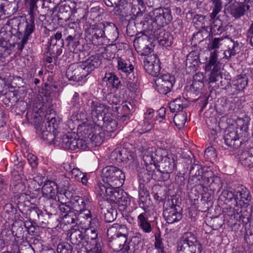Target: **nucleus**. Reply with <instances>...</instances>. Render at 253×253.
Returning a JSON list of instances; mask_svg holds the SVG:
<instances>
[{"label": "nucleus", "instance_id": "a211bd4d", "mask_svg": "<svg viewBox=\"0 0 253 253\" xmlns=\"http://www.w3.org/2000/svg\"><path fill=\"white\" fill-rule=\"evenodd\" d=\"M68 234L70 235V241L71 243L75 246V249L77 253H80L83 247L85 246L84 231L81 230L79 228H72L69 230Z\"/></svg>", "mask_w": 253, "mask_h": 253}, {"label": "nucleus", "instance_id": "8fccbe9b", "mask_svg": "<svg viewBox=\"0 0 253 253\" xmlns=\"http://www.w3.org/2000/svg\"><path fill=\"white\" fill-rule=\"evenodd\" d=\"M217 53L218 51L216 50L211 52L209 62L205 65L206 72L211 71V68L215 66L220 67L221 64L219 61H217Z\"/></svg>", "mask_w": 253, "mask_h": 253}, {"label": "nucleus", "instance_id": "ddd939ff", "mask_svg": "<svg viewBox=\"0 0 253 253\" xmlns=\"http://www.w3.org/2000/svg\"><path fill=\"white\" fill-rule=\"evenodd\" d=\"M88 75L82 64L78 63L70 65L66 73V76L69 81L76 82L83 81Z\"/></svg>", "mask_w": 253, "mask_h": 253}, {"label": "nucleus", "instance_id": "412c9836", "mask_svg": "<svg viewBox=\"0 0 253 253\" xmlns=\"http://www.w3.org/2000/svg\"><path fill=\"white\" fill-rule=\"evenodd\" d=\"M63 189L59 190L57 183L53 180H46L42 188V196L45 198H55L57 195H62Z\"/></svg>", "mask_w": 253, "mask_h": 253}, {"label": "nucleus", "instance_id": "49530a36", "mask_svg": "<svg viewBox=\"0 0 253 253\" xmlns=\"http://www.w3.org/2000/svg\"><path fill=\"white\" fill-rule=\"evenodd\" d=\"M56 216L55 213L47 212L46 211L45 212L42 211L38 224L43 227H45L47 225L52 222Z\"/></svg>", "mask_w": 253, "mask_h": 253}, {"label": "nucleus", "instance_id": "052dcab7", "mask_svg": "<svg viewBox=\"0 0 253 253\" xmlns=\"http://www.w3.org/2000/svg\"><path fill=\"white\" fill-rule=\"evenodd\" d=\"M187 121V114L182 112L175 114L173 118V122L175 125L179 128L183 127Z\"/></svg>", "mask_w": 253, "mask_h": 253}, {"label": "nucleus", "instance_id": "393cba45", "mask_svg": "<svg viewBox=\"0 0 253 253\" xmlns=\"http://www.w3.org/2000/svg\"><path fill=\"white\" fill-rule=\"evenodd\" d=\"M132 13L131 18L136 20L139 17L142 16L146 9V5L148 2L144 0H131Z\"/></svg>", "mask_w": 253, "mask_h": 253}, {"label": "nucleus", "instance_id": "5701e85b", "mask_svg": "<svg viewBox=\"0 0 253 253\" xmlns=\"http://www.w3.org/2000/svg\"><path fill=\"white\" fill-rule=\"evenodd\" d=\"M137 219L138 226L144 232L149 233L152 231L151 223L153 220L151 216L150 211H145L140 213Z\"/></svg>", "mask_w": 253, "mask_h": 253}, {"label": "nucleus", "instance_id": "2eb2a0df", "mask_svg": "<svg viewBox=\"0 0 253 253\" xmlns=\"http://www.w3.org/2000/svg\"><path fill=\"white\" fill-rule=\"evenodd\" d=\"M108 50L103 52L101 54H95L89 56L87 59L82 63V66L85 69L86 72L89 75L95 68L98 67L102 63V58L110 60L112 57L108 56Z\"/></svg>", "mask_w": 253, "mask_h": 253}, {"label": "nucleus", "instance_id": "c03bdc74", "mask_svg": "<svg viewBox=\"0 0 253 253\" xmlns=\"http://www.w3.org/2000/svg\"><path fill=\"white\" fill-rule=\"evenodd\" d=\"M124 84L125 86L130 91L135 92L139 87L137 79L134 74H130L127 77L124 78Z\"/></svg>", "mask_w": 253, "mask_h": 253}, {"label": "nucleus", "instance_id": "6e6552de", "mask_svg": "<svg viewBox=\"0 0 253 253\" xmlns=\"http://www.w3.org/2000/svg\"><path fill=\"white\" fill-rule=\"evenodd\" d=\"M84 111L81 112L89 113L92 120L98 126H102V120L105 116L108 114L110 107L97 101L89 100L86 104L83 106Z\"/></svg>", "mask_w": 253, "mask_h": 253}, {"label": "nucleus", "instance_id": "a19ab883", "mask_svg": "<svg viewBox=\"0 0 253 253\" xmlns=\"http://www.w3.org/2000/svg\"><path fill=\"white\" fill-rule=\"evenodd\" d=\"M42 210L37 207L31 206L30 209L23 213V217L28 221L33 222L34 223H38Z\"/></svg>", "mask_w": 253, "mask_h": 253}, {"label": "nucleus", "instance_id": "c9c22d12", "mask_svg": "<svg viewBox=\"0 0 253 253\" xmlns=\"http://www.w3.org/2000/svg\"><path fill=\"white\" fill-rule=\"evenodd\" d=\"M117 62L118 70L124 73V75L126 76V77L130 76V74H134V67L129 61L118 57Z\"/></svg>", "mask_w": 253, "mask_h": 253}, {"label": "nucleus", "instance_id": "774afa93", "mask_svg": "<svg viewBox=\"0 0 253 253\" xmlns=\"http://www.w3.org/2000/svg\"><path fill=\"white\" fill-rule=\"evenodd\" d=\"M122 112H118V118H120V120L122 122H125L130 119V109L127 104L125 103L123 105Z\"/></svg>", "mask_w": 253, "mask_h": 253}, {"label": "nucleus", "instance_id": "f704fd0d", "mask_svg": "<svg viewBox=\"0 0 253 253\" xmlns=\"http://www.w3.org/2000/svg\"><path fill=\"white\" fill-rule=\"evenodd\" d=\"M140 236V233H137L136 236L132 237L130 241H128V245L131 250L129 253H140L143 250L144 243Z\"/></svg>", "mask_w": 253, "mask_h": 253}, {"label": "nucleus", "instance_id": "9b49d317", "mask_svg": "<svg viewBox=\"0 0 253 253\" xmlns=\"http://www.w3.org/2000/svg\"><path fill=\"white\" fill-rule=\"evenodd\" d=\"M158 77L155 81L156 89L160 94H167L171 91L173 87L175 82V76L167 73Z\"/></svg>", "mask_w": 253, "mask_h": 253}, {"label": "nucleus", "instance_id": "ea45409f", "mask_svg": "<svg viewBox=\"0 0 253 253\" xmlns=\"http://www.w3.org/2000/svg\"><path fill=\"white\" fill-rule=\"evenodd\" d=\"M103 80L106 82L107 84L116 90L120 88L122 86V84L119 78L113 72L106 73L103 78Z\"/></svg>", "mask_w": 253, "mask_h": 253}, {"label": "nucleus", "instance_id": "37998d69", "mask_svg": "<svg viewBox=\"0 0 253 253\" xmlns=\"http://www.w3.org/2000/svg\"><path fill=\"white\" fill-rule=\"evenodd\" d=\"M61 139L62 146L65 149L73 151L77 149V139L72 137L70 133L64 134Z\"/></svg>", "mask_w": 253, "mask_h": 253}, {"label": "nucleus", "instance_id": "13d9d810", "mask_svg": "<svg viewBox=\"0 0 253 253\" xmlns=\"http://www.w3.org/2000/svg\"><path fill=\"white\" fill-rule=\"evenodd\" d=\"M58 202L59 204L58 205V207L62 213L66 214V213H69V212H71V211H73V207L70 200H68L67 202H63L59 197Z\"/></svg>", "mask_w": 253, "mask_h": 253}, {"label": "nucleus", "instance_id": "4468645a", "mask_svg": "<svg viewBox=\"0 0 253 253\" xmlns=\"http://www.w3.org/2000/svg\"><path fill=\"white\" fill-rule=\"evenodd\" d=\"M59 121L57 120L55 117L45 116L44 121L42 124L37 128V131L40 133L41 137L44 139L46 136L52 132L57 129Z\"/></svg>", "mask_w": 253, "mask_h": 253}, {"label": "nucleus", "instance_id": "bb28decb", "mask_svg": "<svg viewBox=\"0 0 253 253\" xmlns=\"http://www.w3.org/2000/svg\"><path fill=\"white\" fill-rule=\"evenodd\" d=\"M226 39L224 42L227 44V49L224 52L223 58L229 60L232 56H235L240 52V47L238 41H235L229 38L227 36Z\"/></svg>", "mask_w": 253, "mask_h": 253}, {"label": "nucleus", "instance_id": "72a5a7b5", "mask_svg": "<svg viewBox=\"0 0 253 253\" xmlns=\"http://www.w3.org/2000/svg\"><path fill=\"white\" fill-rule=\"evenodd\" d=\"M240 163L244 167L253 168V147L242 152L239 155Z\"/></svg>", "mask_w": 253, "mask_h": 253}, {"label": "nucleus", "instance_id": "4d7b16f0", "mask_svg": "<svg viewBox=\"0 0 253 253\" xmlns=\"http://www.w3.org/2000/svg\"><path fill=\"white\" fill-rule=\"evenodd\" d=\"M34 224L35 223L33 222L26 220L24 222V226L29 234L33 236H39L40 235V227Z\"/></svg>", "mask_w": 253, "mask_h": 253}, {"label": "nucleus", "instance_id": "3c124183", "mask_svg": "<svg viewBox=\"0 0 253 253\" xmlns=\"http://www.w3.org/2000/svg\"><path fill=\"white\" fill-rule=\"evenodd\" d=\"M16 42L11 44L8 41L4 39L0 40V51L3 52L4 56H9L11 53V50L14 48Z\"/></svg>", "mask_w": 253, "mask_h": 253}, {"label": "nucleus", "instance_id": "4c0bfd02", "mask_svg": "<svg viewBox=\"0 0 253 253\" xmlns=\"http://www.w3.org/2000/svg\"><path fill=\"white\" fill-rule=\"evenodd\" d=\"M236 200L242 201L245 205L248 206L249 202L252 199V195L249 190L245 186L242 185L235 189Z\"/></svg>", "mask_w": 253, "mask_h": 253}, {"label": "nucleus", "instance_id": "f03ea898", "mask_svg": "<svg viewBox=\"0 0 253 253\" xmlns=\"http://www.w3.org/2000/svg\"><path fill=\"white\" fill-rule=\"evenodd\" d=\"M35 16L29 15L28 19H23L22 21L19 22L17 18L11 19L12 24H17V25H16L17 28H12V30L16 31L15 36L17 38V48L20 53L22 51L31 34L35 30Z\"/></svg>", "mask_w": 253, "mask_h": 253}, {"label": "nucleus", "instance_id": "0eeeda50", "mask_svg": "<svg viewBox=\"0 0 253 253\" xmlns=\"http://www.w3.org/2000/svg\"><path fill=\"white\" fill-rule=\"evenodd\" d=\"M102 178L103 186H122L125 181V175L120 169L115 166H109L102 169Z\"/></svg>", "mask_w": 253, "mask_h": 253}, {"label": "nucleus", "instance_id": "473e14b6", "mask_svg": "<svg viewBox=\"0 0 253 253\" xmlns=\"http://www.w3.org/2000/svg\"><path fill=\"white\" fill-rule=\"evenodd\" d=\"M251 119L250 117L246 115L244 116L243 118H238L231 126L233 129L235 128V130L239 129L242 131L243 134L246 135L249 130V126Z\"/></svg>", "mask_w": 253, "mask_h": 253}, {"label": "nucleus", "instance_id": "69168bd1", "mask_svg": "<svg viewBox=\"0 0 253 253\" xmlns=\"http://www.w3.org/2000/svg\"><path fill=\"white\" fill-rule=\"evenodd\" d=\"M169 108L172 113L181 111L183 109V103L180 98H176L169 103Z\"/></svg>", "mask_w": 253, "mask_h": 253}, {"label": "nucleus", "instance_id": "603ef678", "mask_svg": "<svg viewBox=\"0 0 253 253\" xmlns=\"http://www.w3.org/2000/svg\"><path fill=\"white\" fill-rule=\"evenodd\" d=\"M144 172H147L152 179L157 181H161V175L157 172V169L154 167V163L151 160L150 165H147Z\"/></svg>", "mask_w": 253, "mask_h": 253}, {"label": "nucleus", "instance_id": "b1692460", "mask_svg": "<svg viewBox=\"0 0 253 253\" xmlns=\"http://www.w3.org/2000/svg\"><path fill=\"white\" fill-rule=\"evenodd\" d=\"M249 9V5L237 1H234L227 8L229 13L236 19L240 18L244 16L246 11Z\"/></svg>", "mask_w": 253, "mask_h": 253}, {"label": "nucleus", "instance_id": "58836bf2", "mask_svg": "<svg viewBox=\"0 0 253 253\" xmlns=\"http://www.w3.org/2000/svg\"><path fill=\"white\" fill-rule=\"evenodd\" d=\"M102 130V126L97 125L94 133L90 137L89 140L93 142L95 146H99L104 141L105 137L109 136L108 134Z\"/></svg>", "mask_w": 253, "mask_h": 253}, {"label": "nucleus", "instance_id": "cd10ccee", "mask_svg": "<svg viewBox=\"0 0 253 253\" xmlns=\"http://www.w3.org/2000/svg\"><path fill=\"white\" fill-rule=\"evenodd\" d=\"M70 201L73 210L77 213L84 209L91 207V201L87 197L76 196Z\"/></svg>", "mask_w": 253, "mask_h": 253}, {"label": "nucleus", "instance_id": "864d4df0", "mask_svg": "<svg viewBox=\"0 0 253 253\" xmlns=\"http://www.w3.org/2000/svg\"><path fill=\"white\" fill-rule=\"evenodd\" d=\"M155 241L154 243L155 249L149 250L147 251V253L152 252L153 253H166L164 250V246L162 241V238L159 234L155 235Z\"/></svg>", "mask_w": 253, "mask_h": 253}, {"label": "nucleus", "instance_id": "f8f14e48", "mask_svg": "<svg viewBox=\"0 0 253 253\" xmlns=\"http://www.w3.org/2000/svg\"><path fill=\"white\" fill-rule=\"evenodd\" d=\"M238 132V130H235L232 126H229L225 130L224 135L226 145L234 149L242 147L247 142L240 137Z\"/></svg>", "mask_w": 253, "mask_h": 253}, {"label": "nucleus", "instance_id": "0e129e2a", "mask_svg": "<svg viewBox=\"0 0 253 253\" xmlns=\"http://www.w3.org/2000/svg\"><path fill=\"white\" fill-rule=\"evenodd\" d=\"M63 220L65 224L75 223L77 220H79L78 214L74 211L69 213L63 215Z\"/></svg>", "mask_w": 253, "mask_h": 253}, {"label": "nucleus", "instance_id": "6e6d98bb", "mask_svg": "<svg viewBox=\"0 0 253 253\" xmlns=\"http://www.w3.org/2000/svg\"><path fill=\"white\" fill-rule=\"evenodd\" d=\"M215 176L212 171L208 170V168L204 167L203 173L201 174L202 178L199 179V181L196 182V184L205 185L209 182L210 180Z\"/></svg>", "mask_w": 253, "mask_h": 253}, {"label": "nucleus", "instance_id": "9d476101", "mask_svg": "<svg viewBox=\"0 0 253 253\" xmlns=\"http://www.w3.org/2000/svg\"><path fill=\"white\" fill-rule=\"evenodd\" d=\"M128 243L127 238L125 234L117 233V234L109 238L108 246L114 252L122 251V253H129L131 252V250Z\"/></svg>", "mask_w": 253, "mask_h": 253}, {"label": "nucleus", "instance_id": "dca6fc26", "mask_svg": "<svg viewBox=\"0 0 253 253\" xmlns=\"http://www.w3.org/2000/svg\"><path fill=\"white\" fill-rule=\"evenodd\" d=\"M101 214L106 222H111L117 217V211L113 207L109 201V198L100 200L98 202Z\"/></svg>", "mask_w": 253, "mask_h": 253}, {"label": "nucleus", "instance_id": "09e8293b", "mask_svg": "<svg viewBox=\"0 0 253 253\" xmlns=\"http://www.w3.org/2000/svg\"><path fill=\"white\" fill-rule=\"evenodd\" d=\"M4 95L5 97L3 99V102L7 106H14L19 102V96L14 92H6Z\"/></svg>", "mask_w": 253, "mask_h": 253}, {"label": "nucleus", "instance_id": "4be33fe9", "mask_svg": "<svg viewBox=\"0 0 253 253\" xmlns=\"http://www.w3.org/2000/svg\"><path fill=\"white\" fill-rule=\"evenodd\" d=\"M102 130L106 134H108L109 136H111V133L114 132L119 128L117 118L112 113H109L107 114L102 120Z\"/></svg>", "mask_w": 253, "mask_h": 253}, {"label": "nucleus", "instance_id": "680f3d73", "mask_svg": "<svg viewBox=\"0 0 253 253\" xmlns=\"http://www.w3.org/2000/svg\"><path fill=\"white\" fill-rule=\"evenodd\" d=\"M40 0H23L25 5L28 8L29 15L36 16V11H37L38 2Z\"/></svg>", "mask_w": 253, "mask_h": 253}, {"label": "nucleus", "instance_id": "423d86ee", "mask_svg": "<svg viewBox=\"0 0 253 253\" xmlns=\"http://www.w3.org/2000/svg\"><path fill=\"white\" fill-rule=\"evenodd\" d=\"M203 245L191 232L184 233L177 245L178 253H201Z\"/></svg>", "mask_w": 253, "mask_h": 253}, {"label": "nucleus", "instance_id": "1a4fd4ad", "mask_svg": "<svg viewBox=\"0 0 253 253\" xmlns=\"http://www.w3.org/2000/svg\"><path fill=\"white\" fill-rule=\"evenodd\" d=\"M163 215L168 224H173L181 220L183 210L177 204L175 197L168 198L167 202L164 203Z\"/></svg>", "mask_w": 253, "mask_h": 253}, {"label": "nucleus", "instance_id": "c85d7f7f", "mask_svg": "<svg viewBox=\"0 0 253 253\" xmlns=\"http://www.w3.org/2000/svg\"><path fill=\"white\" fill-rule=\"evenodd\" d=\"M9 187L10 190L13 193L22 191L25 189L26 186L22 176L17 171H14L12 173Z\"/></svg>", "mask_w": 253, "mask_h": 253}, {"label": "nucleus", "instance_id": "5fc2aeb1", "mask_svg": "<svg viewBox=\"0 0 253 253\" xmlns=\"http://www.w3.org/2000/svg\"><path fill=\"white\" fill-rule=\"evenodd\" d=\"M207 186H209L211 190L213 192L219 191L222 187V182L220 177L215 175L210 180L209 182L206 183Z\"/></svg>", "mask_w": 253, "mask_h": 253}, {"label": "nucleus", "instance_id": "e2e57ef3", "mask_svg": "<svg viewBox=\"0 0 253 253\" xmlns=\"http://www.w3.org/2000/svg\"><path fill=\"white\" fill-rule=\"evenodd\" d=\"M8 202H5L3 205V212L7 215L8 218L12 216L17 211L16 208L14 207L12 203H10L11 199L8 197Z\"/></svg>", "mask_w": 253, "mask_h": 253}, {"label": "nucleus", "instance_id": "aec40b11", "mask_svg": "<svg viewBox=\"0 0 253 253\" xmlns=\"http://www.w3.org/2000/svg\"><path fill=\"white\" fill-rule=\"evenodd\" d=\"M30 197L25 193H21L14 195L11 198V201L18 209L20 212L23 214L30 209L32 204L30 200Z\"/></svg>", "mask_w": 253, "mask_h": 253}, {"label": "nucleus", "instance_id": "79ce46f5", "mask_svg": "<svg viewBox=\"0 0 253 253\" xmlns=\"http://www.w3.org/2000/svg\"><path fill=\"white\" fill-rule=\"evenodd\" d=\"M96 226V224L90 225L89 228L84 229V242L86 244H89L96 241H101L98 238V232L94 227Z\"/></svg>", "mask_w": 253, "mask_h": 253}, {"label": "nucleus", "instance_id": "a878e982", "mask_svg": "<svg viewBox=\"0 0 253 253\" xmlns=\"http://www.w3.org/2000/svg\"><path fill=\"white\" fill-rule=\"evenodd\" d=\"M104 28L103 22L90 25L85 30V34L87 36H91L92 41L104 38Z\"/></svg>", "mask_w": 253, "mask_h": 253}, {"label": "nucleus", "instance_id": "c756f323", "mask_svg": "<svg viewBox=\"0 0 253 253\" xmlns=\"http://www.w3.org/2000/svg\"><path fill=\"white\" fill-rule=\"evenodd\" d=\"M97 124L94 122L92 123L84 122L78 127V133L80 136L84 139H90V137L94 133L95 127Z\"/></svg>", "mask_w": 253, "mask_h": 253}, {"label": "nucleus", "instance_id": "338daca9", "mask_svg": "<svg viewBox=\"0 0 253 253\" xmlns=\"http://www.w3.org/2000/svg\"><path fill=\"white\" fill-rule=\"evenodd\" d=\"M217 157L216 150L212 146L208 147L204 152V158L207 161H210L211 163L215 160Z\"/></svg>", "mask_w": 253, "mask_h": 253}, {"label": "nucleus", "instance_id": "2f4dec72", "mask_svg": "<svg viewBox=\"0 0 253 253\" xmlns=\"http://www.w3.org/2000/svg\"><path fill=\"white\" fill-rule=\"evenodd\" d=\"M104 28V38L110 40H116L119 37V31L116 25L113 22H103Z\"/></svg>", "mask_w": 253, "mask_h": 253}, {"label": "nucleus", "instance_id": "20e7f679", "mask_svg": "<svg viewBox=\"0 0 253 253\" xmlns=\"http://www.w3.org/2000/svg\"><path fill=\"white\" fill-rule=\"evenodd\" d=\"M150 158L154 163V167L157 169V172L161 175V179L163 181L168 180L170 178V174L176 168V157L170 153L161 158V156L155 153L152 154Z\"/></svg>", "mask_w": 253, "mask_h": 253}, {"label": "nucleus", "instance_id": "7ed1b4c3", "mask_svg": "<svg viewBox=\"0 0 253 253\" xmlns=\"http://www.w3.org/2000/svg\"><path fill=\"white\" fill-rule=\"evenodd\" d=\"M121 186L106 187L103 186L102 182L97 183L96 189L98 195L105 199L104 196H109V200L120 206L127 207L130 205V199L127 194L124 190L121 189Z\"/></svg>", "mask_w": 253, "mask_h": 253}, {"label": "nucleus", "instance_id": "bf43d9fd", "mask_svg": "<svg viewBox=\"0 0 253 253\" xmlns=\"http://www.w3.org/2000/svg\"><path fill=\"white\" fill-rule=\"evenodd\" d=\"M47 43L48 45L47 47L48 53H50L51 54H52V56L53 55L54 57L56 56L58 58L62 53V48L64 45L60 43H56V44H50V43Z\"/></svg>", "mask_w": 253, "mask_h": 253}, {"label": "nucleus", "instance_id": "de8ad7c7", "mask_svg": "<svg viewBox=\"0 0 253 253\" xmlns=\"http://www.w3.org/2000/svg\"><path fill=\"white\" fill-rule=\"evenodd\" d=\"M248 81L245 75L237 76L236 83L233 84L232 88L236 90V93L243 91L248 84Z\"/></svg>", "mask_w": 253, "mask_h": 253}, {"label": "nucleus", "instance_id": "f257e3e1", "mask_svg": "<svg viewBox=\"0 0 253 253\" xmlns=\"http://www.w3.org/2000/svg\"><path fill=\"white\" fill-rule=\"evenodd\" d=\"M170 9L169 8H156L146 14L141 24L145 32L163 29L172 20Z\"/></svg>", "mask_w": 253, "mask_h": 253}, {"label": "nucleus", "instance_id": "39448f33", "mask_svg": "<svg viewBox=\"0 0 253 253\" xmlns=\"http://www.w3.org/2000/svg\"><path fill=\"white\" fill-rule=\"evenodd\" d=\"M79 19L69 23L66 29V33L64 34V42L71 52L78 54L84 50L83 44L81 43L82 33L80 28Z\"/></svg>", "mask_w": 253, "mask_h": 253}, {"label": "nucleus", "instance_id": "e433bc0d", "mask_svg": "<svg viewBox=\"0 0 253 253\" xmlns=\"http://www.w3.org/2000/svg\"><path fill=\"white\" fill-rule=\"evenodd\" d=\"M205 167L201 166L199 162L197 161L196 163L195 160L193 164H191V167L189 170V175L192 178L189 179L190 180L199 181V179L202 178L201 174L203 173V170Z\"/></svg>", "mask_w": 253, "mask_h": 253}, {"label": "nucleus", "instance_id": "6ab92c4d", "mask_svg": "<svg viewBox=\"0 0 253 253\" xmlns=\"http://www.w3.org/2000/svg\"><path fill=\"white\" fill-rule=\"evenodd\" d=\"M146 33L147 35L156 39L162 46L169 47L172 43L173 36L169 32L165 31L163 29Z\"/></svg>", "mask_w": 253, "mask_h": 253}, {"label": "nucleus", "instance_id": "7c9ffc66", "mask_svg": "<svg viewBox=\"0 0 253 253\" xmlns=\"http://www.w3.org/2000/svg\"><path fill=\"white\" fill-rule=\"evenodd\" d=\"M109 160L111 163L119 165L122 162L128 160V154L124 149H115L111 152Z\"/></svg>", "mask_w": 253, "mask_h": 253}, {"label": "nucleus", "instance_id": "a18cd8bd", "mask_svg": "<svg viewBox=\"0 0 253 253\" xmlns=\"http://www.w3.org/2000/svg\"><path fill=\"white\" fill-rule=\"evenodd\" d=\"M236 197V193L235 189L234 190V191L225 190L222 192L220 198L223 200L225 203L231 202L232 205L235 206L238 204Z\"/></svg>", "mask_w": 253, "mask_h": 253}, {"label": "nucleus", "instance_id": "f3484780", "mask_svg": "<svg viewBox=\"0 0 253 253\" xmlns=\"http://www.w3.org/2000/svg\"><path fill=\"white\" fill-rule=\"evenodd\" d=\"M160 61L154 55H148L143 60V67L146 72L154 77H159L161 69Z\"/></svg>", "mask_w": 253, "mask_h": 253}]
</instances>
